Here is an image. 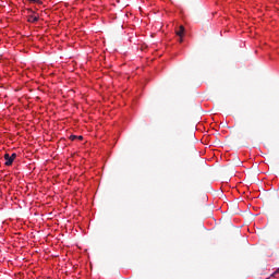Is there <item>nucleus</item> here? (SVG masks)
Wrapping results in <instances>:
<instances>
[{
	"label": "nucleus",
	"mask_w": 279,
	"mask_h": 279,
	"mask_svg": "<svg viewBox=\"0 0 279 279\" xmlns=\"http://www.w3.org/2000/svg\"><path fill=\"white\" fill-rule=\"evenodd\" d=\"M16 159V153H13L11 156L10 154L4 155L5 166L12 167V162Z\"/></svg>",
	"instance_id": "f257e3e1"
},
{
	"label": "nucleus",
	"mask_w": 279,
	"mask_h": 279,
	"mask_svg": "<svg viewBox=\"0 0 279 279\" xmlns=\"http://www.w3.org/2000/svg\"><path fill=\"white\" fill-rule=\"evenodd\" d=\"M177 36H179V43H182V36H184V26H180L179 29L175 31Z\"/></svg>",
	"instance_id": "f03ea898"
},
{
	"label": "nucleus",
	"mask_w": 279,
	"mask_h": 279,
	"mask_svg": "<svg viewBox=\"0 0 279 279\" xmlns=\"http://www.w3.org/2000/svg\"><path fill=\"white\" fill-rule=\"evenodd\" d=\"M40 17L36 16V15H29L28 16V23H38Z\"/></svg>",
	"instance_id": "7ed1b4c3"
},
{
	"label": "nucleus",
	"mask_w": 279,
	"mask_h": 279,
	"mask_svg": "<svg viewBox=\"0 0 279 279\" xmlns=\"http://www.w3.org/2000/svg\"><path fill=\"white\" fill-rule=\"evenodd\" d=\"M70 141H84V136L82 135H71Z\"/></svg>",
	"instance_id": "20e7f679"
},
{
	"label": "nucleus",
	"mask_w": 279,
	"mask_h": 279,
	"mask_svg": "<svg viewBox=\"0 0 279 279\" xmlns=\"http://www.w3.org/2000/svg\"><path fill=\"white\" fill-rule=\"evenodd\" d=\"M28 1H31V3H38V4L43 3V1L40 0H28Z\"/></svg>",
	"instance_id": "39448f33"
}]
</instances>
